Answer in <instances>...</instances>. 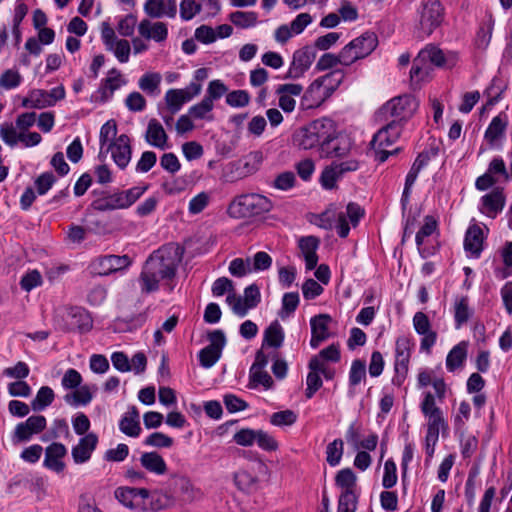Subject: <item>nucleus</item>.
I'll return each instance as SVG.
<instances>
[{"mask_svg": "<svg viewBox=\"0 0 512 512\" xmlns=\"http://www.w3.org/2000/svg\"><path fill=\"white\" fill-rule=\"evenodd\" d=\"M183 249L175 243H169L154 251L145 261L139 276L143 293L149 294L159 288L160 281L175 277L182 261Z\"/></svg>", "mask_w": 512, "mask_h": 512, "instance_id": "nucleus-1", "label": "nucleus"}, {"mask_svg": "<svg viewBox=\"0 0 512 512\" xmlns=\"http://www.w3.org/2000/svg\"><path fill=\"white\" fill-rule=\"evenodd\" d=\"M343 79L344 72L339 69L315 79L301 98V109L309 110L321 106L339 87Z\"/></svg>", "mask_w": 512, "mask_h": 512, "instance_id": "nucleus-2", "label": "nucleus"}, {"mask_svg": "<svg viewBox=\"0 0 512 512\" xmlns=\"http://www.w3.org/2000/svg\"><path fill=\"white\" fill-rule=\"evenodd\" d=\"M336 134V125L329 118H320L300 128L294 135V141L303 149L320 146L321 151L327 147L329 140Z\"/></svg>", "mask_w": 512, "mask_h": 512, "instance_id": "nucleus-3", "label": "nucleus"}, {"mask_svg": "<svg viewBox=\"0 0 512 512\" xmlns=\"http://www.w3.org/2000/svg\"><path fill=\"white\" fill-rule=\"evenodd\" d=\"M272 201L257 193L243 194L234 198L228 206V214L236 219L251 218L269 212Z\"/></svg>", "mask_w": 512, "mask_h": 512, "instance_id": "nucleus-4", "label": "nucleus"}, {"mask_svg": "<svg viewBox=\"0 0 512 512\" xmlns=\"http://www.w3.org/2000/svg\"><path fill=\"white\" fill-rule=\"evenodd\" d=\"M147 189L148 186H135L128 190L118 191L94 200L91 207L99 212L127 209L133 205Z\"/></svg>", "mask_w": 512, "mask_h": 512, "instance_id": "nucleus-5", "label": "nucleus"}, {"mask_svg": "<svg viewBox=\"0 0 512 512\" xmlns=\"http://www.w3.org/2000/svg\"><path fill=\"white\" fill-rule=\"evenodd\" d=\"M443 17L444 9L438 0H430L424 3L415 27L416 37L424 39L430 36L441 25Z\"/></svg>", "mask_w": 512, "mask_h": 512, "instance_id": "nucleus-6", "label": "nucleus"}, {"mask_svg": "<svg viewBox=\"0 0 512 512\" xmlns=\"http://www.w3.org/2000/svg\"><path fill=\"white\" fill-rule=\"evenodd\" d=\"M400 132L401 128L399 122L392 121L374 135L370 146L374 153L375 160L383 163L387 160L389 155L397 151V149L389 151L387 148L395 143L399 138Z\"/></svg>", "mask_w": 512, "mask_h": 512, "instance_id": "nucleus-7", "label": "nucleus"}, {"mask_svg": "<svg viewBox=\"0 0 512 512\" xmlns=\"http://www.w3.org/2000/svg\"><path fill=\"white\" fill-rule=\"evenodd\" d=\"M377 45V36L372 32H366L355 38L341 49L345 66H350L357 60L367 57Z\"/></svg>", "mask_w": 512, "mask_h": 512, "instance_id": "nucleus-8", "label": "nucleus"}, {"mask_svg": "<svg viewBox=\"0 0 512 512\" xmlns=\"http://www.w3.org/2000/svg\"><path fill=\"white\" fill-rule=\"evenodd\" d=\"M419 103L411 95H401L389 100L381 109L385 116L395 118L396 122L411 118L418 109Z\"/></svg>", "mask_w": 512, "mask_h": 512, "instance_id": "nucleus-9", "label": "nucleus"}, {"mask_svg": "<svg viewBox=\"0 0 512 512\" xmlns=\"http://www.w3.org/2000/svg\"><path fill=\"white\" fill-rule=\"evenodd\" d=\"M412 347L413 342L410 338L406 336L397 338L394 363L395 375L392 379V383L396 386H401L407 376Z\"/></svg>", "mask_w": 512, "mask_h": 512, "instance_id": "nucleus-10", "label": "nucleus"}, {"mask_svg": "<svg viewBox=\"0 0 512 512\" xmlns=\"http://www.w3.org/2000/svg\"><path fill=\"white\" fill-rule=\"evenodd\" d=\"M458 57L455 52L443 51L435 44H428L423 48L416 61L428 62L437 68L451 69L457 63Z\"/></svg>", "mask_w": 512, "mask_h": 512, "instance_id": "nucleus-11", "label": "nucleus"}, {"mask_svg": "<svg viewBox=\"0 0 512 512\" xmlns=\"http://www.w3.org/2000/svg\"><path fill=\"white\" fill-rule=\"evenodd\" d=\"M210 344L199 352V361L202 367L211 368L220 359L222 350L226 344L223 331L214 330L208 334Z\"/></svg>", "mask_w": 512, "mask_h": 512, "instance_id": "nucleus-12", "label": "nucleus"}, {"mask_svg": "<svg viewBox=\"0 0 512 512\" xmlns=\"http://www.w3.org/2000/svg\"><path fill=\"white\" fill-rule=\"evenodd\" d=\"M149 490L146 488L119 487L115 490V498L129 509L147 510L145 499L149 497Z\"/></svg>", "mask_w": 512, "mask_h": 512, "instance_id": "nucleus-13", "label": "nucleus"}, {"mask_svg": "<svg viewBox=\"0 0 512 512\" xmlns=\"http://www.w3.org/2000/svg\"><path fill=\"white\" fill-rule=\"evenodd\" d=\"M132 264L128 255H105L97 258L93 264L94 270L101 276L123 271Z\"/></svg>", "mask_w": 512, "mask_h": 512, "instance_id": "nucleus-14", "label": "nucleus"}, {"mask_svg": "<svg viewBox=\"0 0 512 512\" xmlns=\"http://www.w3.org/2000/svg\"><path fill=\"white\" fill-rule=\"evenodd\" d=\"M316 57L315 52L309 46L296 50L292 62L287 71L286 78L298 79L310 68Z\"/></svg>", "mask_w": 512, "mask_h": 512, "instance_id": "nucleus-15", "label": "nucleus"}, {"mask_svg": "<svg viewBox=\"0 0 512 512\" xmlns=\"http://www.w3.org/2000/svg\"><path fill=\"white\" fill-rule=\"evenodd\" d=\"M413 327L417 334L423 336L420 347L430 353L432 346L436 343L437 333L431 330V323L424 312H416L413 316Z\"/></svg>", "mask_w": 512, "mask_h": 512, "instance_id": "nucleus-16", "label": "nucleus"}, {"mask_svg": "<svg viewBox=\"0 0 512 512\" xmlns=\"http://www.w3.org/2000/svg\"><path fill=\"white\" fill-rule=\"evenodd\" d=\"M436 154H437V152L434 150L424 151V152L420 153L417 156V158L415 159L410 171L408 172V174L406 176L405 187H404V190L402 193V199H401L403 206H405L408 203L411 188H412L413 184L415 183L419 172L424 167L427 166V164L429 163L431 158L433 156H435Z\"/></svg>", "mask_w": 512, "mask_h": 512, "instance_id": "nucleus-17", "label": "nucleus"}, {"mask_svg": "<svg viewBox=\"0 0 512 512\" xmlns=\"http://www.w3.org/2000/svg\"><path fill=\"white\" fill-rule=\"evenodd\" d=\"M107 150L111 152V156L120 169L127 167L131 160L132 149L130 139L127 135L122 134L113 142L109 143Z\"/></svg>", "mask_w": 512, "mask_h": 512, "instance_id": "nucleus-18", "label": "nucleus"}, {"mask_svg": "<svg viewBox=\"0 0 512 512\" xmlns=\"http://www.w3.org/2000/svg\"><path fill=\"white\" fill-rule=\"evenodd\" d=\"M46 424L47 421L44 416H30L25 422L17 424L14 430V438L19 442L28 441L32 435L42 432Z\"/></svg>", "mask_w": 512, "mask_h": 512, "instance_id": "nucleus-19", "label": "nucleus"}, {"mask_svg": "<svg viewBox=\"0 0 512 512\" xmlns=\"http://www.w3.org/2000/svg\"><path fill=\"white\" fill-rule=\"evenodd\" d=\"M503 189L495 188L481 198L480 212L490 218H495L505 206Z\"/></svg>", "mask_w": 512, "mask_h": 512, "instance_id": "nucleus-20", "label": "nucleus"}, {"mask_svg": "<svg viewBox=\"0 0 512 512\" xmlns=\"http://www.w3.org/2000/svg\"><path fill=\"white\" fill-rule=\"evenodd\" d=\"M98 444V437L95 433L91 432L79 439L76 446L72 448L71 455L76 464H83L87 462L96 449Z\"/></svg>", "mask_w": 512, "mask_h": 512, "instance_id": "nucleus-21", "label": "nucleus"}, {"mask_svg": "<svg viewBox=\"0 0 512 512\" xmlns=\"http://www.w3.org/2000/svg\"><path fill=\"white\" fill-rule=\"evenodd\" d=\"M145 13L152 18L164 16L174 18L177 13L175 0H147L144 4Z\"/></svg>", "mask_w": 512, "mask_h": 512, "instance_id": "nucleus-22", "label": "nucleus"}, {"mask_svg": "<svg viewBox=\"0 0 512 512\" xmlns=\"http://www.w3.org/2000/svg\"><path fill=\"white\" fill-rule=\"evenodd\" d=\"M331 317L328 314H319L310 320L311 326V340L310 345L312 348H317L321 342L329 338L328 324Z\"/></svg>", "mask_w": 512, "mask_h": 512, "instance_id": "nucleus-23", "label": "nucleus"}, {"mask_svg": "<svg viewBox=\"0 0 512 512\" xmlns=\"http://www.w3.org/2000/svg\"><path fill=\"white\" fill-rule=\"evenodd\" d=\"M139 34L147 39L155 42H164L168 36V28L164 22H151L143 19L138 25Z\"/></svg>", "mask_w": 512, "mask_h": 512, "instance_id": "nucleus-24", "label": "nucleus"}, {"mask_svg": "<svg viewBox=\"0 0 512 512\" xmlns=\"http://www.w3.org/2000/svg\"><path fill=\"white\" fill-rule=\"evenodd\" d=\"M353 148V141L348 135L340 134L329 140V144L322 151L327 157L343 158L350 154Z\"/></svg>", "mask_w": 512, "mask_h": 512, "instance_id": "nucleus-25", "label": "nucleus"}, {"mask_svg": "<svg viewBox=\"0 0 512 512\" xmlns=\"http://www.w3.org/2000/svg\"><path fill=\"white\" fill-rule=\"evenodd\" d=\"M66 453L67 449L62 443H52L45 449L44 466L57 473L62 472L65 468L62 458Z\"/></svg>", "mask_w": 512, "mask_h": 512, "instance_id": "nucleus-26", "label": "nucleus"}, {"mask_svg": "<svg viewBox=\"0 0 512 512\" xmlns=\"http://www.w3.org/2000/svg\"><path fill=\"white\" fill-rule=\"evenodd\" d=\"M145 140L151 146L161 150L168 148V135L156 119L149 120Z\"/></svg>", "mask_w": 512, "mask_h": 512, "instance_id": "nucleus-27", "label": "nucleus"}, {"mask_svg": "<svg viewBox=\"0 0 512 512\" xmlns=\"http://www.w3.org/2000/svg\"><path fill=\"white\" fill-rule=\"evenodd\" d=\"M319 246V239L314 236L302 237L299 240V249L305 259L306 269L312 270L317 266L318 256L316 250Z\"/></svg>", "mask_w": 512, "mask_h": 512, "instance_id": "nucleus-28", "label": "nucleus"}, {"mask_svg": "<svg viewBox=\"0 0 512 512\" xmlns=\"http://www.w3.org/2000/svg\"><path fill=\"white\" fill-rule=\"evenodd\" d=\"M119 429L122 433L129 437H138L141 432L139 412L136 407H131L124 414L119 423Z\"/></svg>", "mask_w": 512, "mask_h": 512, "instance_id": "nucleus-29", "label": "nucleus"}, {"mask_svg": "<svg viewBox=\"0 0 512 512\" xmlns=\"http://www.w3.org/2000/svg\"><path fill=\"white\" fill-rule=\"evenodd\" d=\"M483 231L477 225H472L468 228L465 240L464 248L467 252L478 257L483 249Z\"/></svg>", "mask_w": 512, "mask_h": 512, "instance_id": "nucleus-30", "label": "nucleus"}, {"mask_svg": "<svg viewBox=\"0 0 512 512\" xmlns=\"http://www.w3.org/2000/svg\"><path fill=\"white\" fill-rule=\"evenodd\" d=\"M141 465L149 472L163 475L167 471V465L163 457L157 452H145L140 457Z\"/></svg>", "mask_w": 512, "mask_h": 512, "instance_id": "nucleus-31", "label": "nucleus"}, {"mask_svg": "<svg viewBox=\"0 0 512 512\" xmlns=\"http://www.w3.org/2000/svg\"><path fill=\"white\" fill-rule=\"evenodd\" d=\"M94 390H96L95 386H93V389L88 385L79 386L72 393L66 394L64 396V401L74 407L87 405L93 398Z\"/></svg>", "mask_w": 512, "mask_h": 512, "instance_id": "nucleus-32", "label": "nucleus"}, {"mask_svg": "<svg viewBox=\"0 0 512 512\" xmlns=\"http://www.w3.org/2000/svg\"><path fill=\"white\" fill-rule=\"evenodd\" d=\"M167 109L170 113L176 114L182 108L183 104L190 101V96L183 89H169L164 97Z\"/></svg>", "mask_w": 512, "mask_h": 512, "instance_id": "nucleus-33", "label": "nucleus"}, {"mask_svg": "<svg viewBox=\"0 0 512 512\" xmlns=\"http://www.w3.org/2000/svg\"><path fill=\"white\" fill-rule=\"evenodd\" d=\"M68 317L71 319L70 326L72 329H77L80 332H87L92 328V320L90 316L81 308H71L68 312Z\"/></svg>", "mask_w": 512, "mask_h": 512, "instance_id": "nucleus-34", "label": "nucleus"}, {"mask_svg": "<svg viewBox=\"0 0 512 512\" xmlns=\"http://www.w3.org/2000/svg\"><path fill=\"white\" fill-rule=\"evenodd\" d=\"M22 106L25 108L43 109L51 107V101L48 98V91L34 89L28 96L22 100Z\"/></svg>", "mask_w": 512, "mask_h": 512, "instance_id": "nucleus-35", "label": "nucleus"}, {"mask_svg": "<svg viewBox=\"0 0 512 512\" xmlns=\"http://www.w3.org/2000/svg\"><path fill=\"white\" fill-rule=\"evenodd\" d=\"M467 357V343L460 342L454 346L447 355L446 367L449 371L453 372L461 367Z\"/></svg>", "mask_w": 512, "mask_h": 512, "instance_id": "nucleus-36", "label": "nucleus"}, {"mask_svg": "<svg viewBox=\"0 0 512 512\" xmlns=\"http://www.w3.org/2000/svg\"><path fill=\"white\" fill-rule=\"evenodd\" d=\"M284 341V332L280 323L275 320L264 332L263 345L280 348Z\"/></svg>", "mask_w": 512, "mask_h": 512, "instance_id": "nucleus-37", "label": "nucleus"}, {"mask_svg": "<svg viewBox=\"0 0 512 512\" xmlns=\"http://www.w3.org/2000/svg\"><path fill=\"white\" fill-rule=\"evenodd\" d=\"M161 80L162 77L159 73L147 72L140 77L138 86L146 94L154 96L159 93Z\"/></svg>", "mask_w": 512, "mask_h": 512, "instance_id": "nucleus-38", "label": "nucleus"}, {"mask_svg": "<svg viewBox=\"0 0 512 512\" xmlns=\"http://www.w3.org/2000/svg\"><path fill=\"white\" fill-rule=\"evenodd\" d=\"M55 394L52 388L49 386H42L31 401V408L33 411H42L46 407L52 404L54 401Z\"/></svg>", "mask_w": 512, "mask_h": 512, "instance_id": "nucleus-39", "label": "nucleus"}, {"mask_svg": "<svg viewBox=\"0 0 512 512\" xmlns=\"http://www.w3.org/2000/svg\"><path fill=\"white\" fill-rule=\"evenodd\" d=\"M214 108V103L210 101V99L203 98L202 101L198 104H195L189 108V116L193 119H205L208 121L213 120V115L211 114Z\"/></svg>", "mask_w": 512, "mask_h": 512, "instance_id": "nucleus-40", "label": "nucleus"}, {"mask_svg": "<svg viewBox=\"0 0 512 512\" xmlns=\"http://www.w3.org/2000/svg\"><path fill=\"white\" fill-rule=\"evenodd\" d=\"M234 481L239 489L243 491H250L256 487L258 478L253 472L247 469H242L235 473Z\"/></svg>", "mask_w": 512, "mask_h": 512, "instance_id": "nucleus-41", "label": "nucleus"}, {"mask_svg": "<svg viewBox=\"0 0 512 512\" xmlns=\"http://www.w3.org/2000/svg\"><path fill=\"white\" fill-rule=\"evenodd\" d=\"M335 482L337 486L344 490L342 493H354L353 488L356 485V475L350 468H345L338 471Z\"/></svg>", "mask_w": 512, "mask_h": 512, "instance_id": "nucleus-42", "label": "nucleus"}, {"mask_svg": "<svg viewBox=\"0 0 512 512\" xmlns=\"http://www.w3.org/2000/svg\"><path fill=\"white\" fill-rule=\"evenodd\" d=\"M366 379V363L363 360L352 361L349 371V386L354 388Z\"/></svg>", "mask_w": 512, "mask_h": 512, "instance_id": "nucleus-43", "label": "nucleus"}, {"mask_svg": "<svg viewBox=\"0 0 512 512\" xmlns=\"http://www.w3.org/2000/svg\"><path fill=\"white\" fill-rule=\"evenodd\" d=\"M344 452V443L341 439H335L326 447V461L334 467L337 466L342 458Z\"/></svg>", "mask_w": 512, "mask_h": 512, "instance_id": "nucleus-44", "label": "nucleus"}, {"mask_svg": "<svg viewBox=\"0 0 512 512\" xmlns=\"http://www.w3.org/2000/svg\"><path fill=\"white\" fill-rule=\"evenodd\" d=\"M124 84H125V80L122 78L121 72L116 68H112L108 72V75H107L106 79L104 80L102 93H103V95H105L108 90L109 95L112 96L113 93Z\"/></svg>", "mask_w": 512, "mask_h": 512, "instance_id": "nucleus-45", "label": "nucleus"}, {"mask_svg": "<svg viewBox=\"0 0 512 512\" xmlns=\"http://www.w3.org/2000/svg\"><path fill=\"white\" fill-rule=\"evenodd\" d=\"M229 19L237 27L249 28L257 23V14L255 12L236 11L230 14Z\"/></svg>", "mask_w": 512, "mask_h": 512, "instance_id": "nucleus-46", "label": "nucleus"}, {"mask_svg": "<svg viewBox=\"0 0 512 512\" xmlns=\"http://www.w3.org/2000/svg\"><path fill=\"white\" fill-rule=\"evenodd\" d=\"M107 50L113 51L115 57L120 63H127L130 57V43L125 39H118Z\"/></svg>", "mask_w": 512, "mask_h": 512, "instance_id": "nucleus-47", "label": "nucleus"}, {"mask_svg": "<svg viewBox=\"0 0 512 512\" xmlns=\"http://www.w3.org/2000/svg\"><path fill=\"white\" fill-rule=\"evenodd\" d=\"M494 19L490 15L485 26L481 27L477 33L476 45L479 49H486L491 41L494 28Z\"/></svg>", "mask_w": 512, "mask_h": 512, "instance_id": "nucleus-48", "label": "nucleus"}, {"mask_svg": "<svg viewBox=\"0 0 512 512\" xmlns=\"http://www.w3.org/2000/svg\"><path fill=\"white\" fill-rule=\"evenodd\" d=\"M250 388H256L258 385H262L265 387V389H270L273 386V379L268 374L265 369L261 370H252L250 369V375H249Z\"/></svg>", "mask_w": 512, "mask_h": 512, "instance_id": "nucleus-49", "label": "nucleus"}, {"mask_svg": "<svg viewBox=\"0 0 512 512\" xmlns=\"http://www.w3.org/2000/svg\"><path fill=\"white\" fill-rule=\"evenodd\" d=\"M338 64L345 66L341 51L337 55L332 53H325L319 58L316 64V69L318 71H325L335 67Z\"/></svg>", "mask_w": 512, "mask_h": 512, "instance_id": "nucleus-50", "label": "nucleus"}, {"mask_svg": "<svg viewBox=\"0 0 512 512\" xmlns=\"http://www.w3.org/2000/svg\"><path fill=\"white\" fill-rule=\"evenodd\" d=\"M17 127L11 123H5L0 126V137L9 146L13 147L20 142L21 132H17Z\"/></svg>", "mask_w": 512, "mask_h": 512, "instance_id": "nucleus-51", "label": "nucleus"}, {"mask_svg": "<svg viewBox=\"0 0 512 512\" xmlns=\"http://www.w3.org/2000/svg\"><path fill=\"white\" fill-rule=\"evenodd\" d=\"M297 420V414L292 410L275 412L270 416V423L274 426H291Z\"/></svg>", "mask_w": 512, "mask_h": 512, "instance_id": "nucleus-52", "label": "nucleus"}, {"mask_svg": "<svg viewBox=\"0 0 512 512\" xmlns=\"http://www.w3.org/2000/svg\"><path fill=\"white\" fill-rule=\"evenodd\" d=\"M470 314L471 313L468 305V298L461 297L457 299L455 302L454 317L458 328L468 321V319L470 318Z\"/></svg>", "mask_w": 512, "mask_h": 512, "instance_id": "nucleus-53", "label": "nucleus"}, {"mask_svg": "<svg viewBox=\"0 0 512 512\" xmlns=\"http://www.w3.org/2000/svg\"><path fill=\"white\" fill-rule=\"evenodd\" d=\"M117 135V125L114 120H108L105 124L102 125L100 129L99 141L101 148L105 145H109V143L113 142L116 139Z\"/></svg>", "mask_w": 512, "mask_h": 512, "instance_id": "nucleus-54", "label": "nucleus"}, {"mask_svg": "<svg viewBox=\"0 0 512 512\" xmlns=\"http://www.w3.org/2000/svg\"><path fill=\"white\" fill-rule=\"evenodd\" d=\"M506 128V122L499 116H496L492 119L490 125L488 126L485 132V138L489 142H494L497 140L504 132Z\"/></svg>", "mask_w": 512, "mask_h": 512, "instance_id": "nucleus-55", "label": "nucleus"}, {"mask_svg": "<svg viewBox=\"0 0 512 512\" xmlns=\"http://www.w3.org/2000/svg\"><path fill=\"white\" fill-rule=\"evenodd\" d=\"M226 103L231 107H246L250 103V95L246 90H234L226 95Z\"/></svg>", "mask_w": 512, "mask_h": 512, "instance_id": "nucleus-56", "label": "nucleus"}, {"mask_svg": "<svg viewBox=\"0 0 512 512\" xmlns=\"http://www.w3.org/2000/svg\"><path fill=\"white\" fill-rule=\"evenodd\" d=\"M226 302L229 304V306L232 308L233 312L241 317H244L247 312L252 309L251 307H248V303H246V300L244 297L236 295L235 293L228 294L226 298Z\"/></svg>", "mask_w": 512, "mask_h": 512, "instance_id": "nucleus-57", "label": "nucleus"}, {"mask_svg": "<svg viewBox=\"0 0 512 512\" xmlns=\"http://www.w3.org/2000/svg\"><path fill=\"white\" fill-rule=\"evenodd\" d=\"M444 425L441 411L428 416V440H435L439 437L440 428Z\"/></svg>", "mask_w": 512, "mask_h": 512, "instance_id": "nucleus-58", "label": "nucleus"}, {"mask_svg": "<svg viewBox=\"0 0 512 512\" xmlns=\"http://www.w3.org/2000/svg\"><path fill=\"white\" fill-rule=\"evenodd\" d=\"M306 385L307 388L305 395L308 399H310L323 385L320 373L317 370H309L306 378Z\"/></svg>", "mask_w": 512, "mask_h": 512, "instance_id": "nucleus-59", "label": "nucleus"}, {"mask_svg": "<svg viewBox=\"0 0 512 512\" xmlns=\"http://www.w3.org/2000/svg\"><path fill=\"white\" fill-rule=\"evenodd\" d=\"M81 382V374L77 370L70 368L64 373L61 380V385L66 390H75L81 386Z\"/></svg>", "mask_w": 512, "mask_h": 512, "instance_id": "nucleus-60", "label": "nucleus"}, {"mask_svg": "<svg viewBox=\"0 0 512 512\" xmlns=\"http://www.w3.org/2000/svg\"><path fill=\"white\" fill-rule=\"evenodd\" d=\"M341 177L338 173L337 167L332 163L326 167L321 174V184L326 189H332L335 187L337 180Z\"/></svg>", "mask_w": 512, "mask_h": 512, "instance_id": "nucleus-61", "label": "nucleus"}, {"mask_svg": "<svg viewBox=\"0 0 512 512\" xmlns=\"http://www.w3.org/2000/svg\"><path fill=\"white\" fill-rule=\"evenodd\" d=\"M125 105L131 112H141L146 107V99L140 92L134 91L126 97Z\"/></svg>", "mask_w": 512, "mask_h": 512, "instance_id": "nucleus-62", "label": "nucleus"}, {"mask_svg": "<svg viewBox=\"0 0 512 512\" xmlns=\"http://www.w3.org/2000/svg\"><path fill=\"white\" fill-rule=\"evenodd\" d=\"M201 11V5L195 0H182L180 3V17L185 20H191Z\"/></svg>", "mask_w": 512, "mask_h": 512, "instance_id": "nucleus-63", "label": "nucleus"}, {"mask_svg": "<svg viewBox=\"0 0 512 512\" xmlns=\"http://www.w3.org/2000/svg\"><path fill=\"white\" fill-rule=\"evenodd\" d=\"M357 499L354 493H341L337 512H355Z\"/></svg>", "mask_w": 512, "mask_h": 512, "instance_id": "nucleus-64", "label": "nucleus"}]
</instances>
